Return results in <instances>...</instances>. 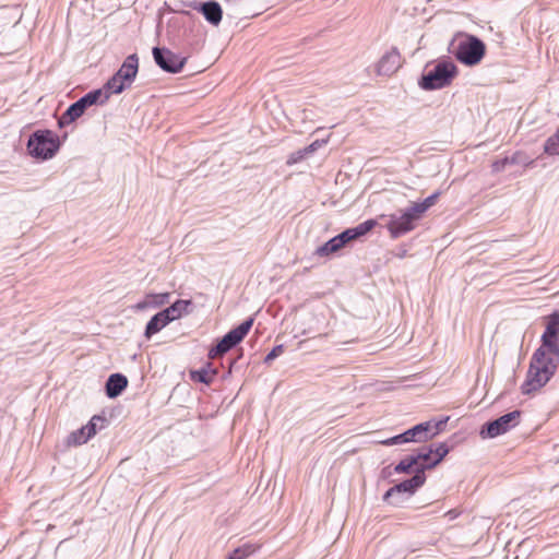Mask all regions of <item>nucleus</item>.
<instances>
[{"mask_svg":"<svg viewBox=\"0 0 559 559\" xmlns=\"http://www.w3.org/2000/svg\"><path fill=\"white\" fill-rule=\"evenodd\" d=\"M401 66V56L396 48H392L388 51L378 63V74L380 75H391L393 74Z\"/></svg>","mask_w":559,"mask_h":559,"instance_id":"obj_14","label":"nucleus"},{"mask_svg":"<svg viewBox=\"0 0 559 559\" xmlns=\"http://www.w3.org/2000/svg\"><path fill=\"white\" fill-rule=\"evenodd\" d=\"M152 52L155 63L165 72L178 73L187 61L186 57L177 55L167 48L154 47Z\"/></svg>","mask_w":559,"mask_h":559,"instance_id":"obj_12","label":"nucleus"},{"mask_svg":"<svg viewBox=\"0 0 559 559\" xmlns=\"http://www.w3.org/2000/svg\"><path fill=\"white\" fill-rule=\"evenodd\" d=\"M305 156H306V153L304 152V150L298 151L289 156L287 163L288 164L297 163L298 160L302 159Z\"/></svg>","mask_w":559,"mask_h":559,"instance_id":"obj_33","label":"nucleus"},{"mask_svg":"<svg viewBox=\"0 0 559 559\" xmlns=\"http://www.w3.org/2000/svg\"><path fill=\"white\" fill-rule=\"evenodd\" d=\"M391 475H392V471H391V467H390V466H385V467H383V468H382V471H381V476H382L383 478H388V477H390Z\"/></svg>","mask_w":559,"mask_h":559,"instance_id":"obj_35","label":"nucleus"},{"mask_svg":"<svg viewBox=\"0 0 559 559\" xmlns=\"http://www.w3.org/2000/svg\"><path fill=\"white\" fill-rule=\"evenodd\" d=\"M386 228L392 238H399L415 228V222L411 215L403 211L401 214H392L389 216Z\"/></svg>","mask_w":559,"mask_h":559,"instance_id":"obj_13","label":"nucleus"},{"mask_svg":"<svg viewBox=\"0 0 559 559\" xmlns=\"http://www.w3.org/2000/svg\"><path fill=\"white\" fill-rule=\"evenodd\" d=\"M107 426V419L103 416L95 415L85 425L87 437H94L98 430L104 429Z\"/></svg>","mask_w":559,"mask_h":559,"instance_id":"obj_21","label":"nucleus"},{"mask_svg":"<svg viewBox=\"0 0 559 559\" xmlns=\"http://www.w3.org/2000/svg\"><path fill=\"white\" fill-rule=\"evenodd\" d=\"M449 447L443 442L418 449V451L413 454L418 465L416 471H421L423 474H425L426 469H431L437 466L449 453Z\"/></svg>","mask_w":559,"mask_h":559,"instance_id":"obj_10","label":"nucleus"},{"mask_svg":"<svg viewBox=\"0 0 559 559\" xmlns=\"http://www.w3.org/2000/svg\"><path fill=\"white\" fill-rule=\"evenodd\" d=\"M416 459L412 455L406 456L394 466V472L397 474H408L411 472L416 473L417 468Z\"/></svg>","mask_w":559,"mask_h":559,"instance_id":"obj_23","label":"nucleus"},{"mask_svg":"<svg viewBox=\"0 0 559 559\" xmlns=\"http://www.w3.org/2000/svg\"><path fill=\"white\" fill-rule=\"evenodd\" d=\"M425 481L426 475L423 474L421 471H416L412 478L403 480L386 490L383 495V501L392 506H400L403 502L400 495L406 493L408 497L414 495L415 491L425 484Z\"/></svg>","mask_w":559,"mask_h":559,"instance_id":"obj_9","label":"nucleus"},{"mask_svg":"<svg viewBox=\"0 0 559 559\" xmlns=\"http://www.w3.org/2000/svg\"><path fill=\"white\" fill-rule=\"evenodd\" d=\"M284 352L283 345H276L273 347V349L265 356L264 362L270 364L273 361L276 357H278Z\"/></svg>","mask_w":559,"mask_h":559,"instance_id":"obj_29","label":"nucleus"},{"mask_svg":"<svg viewBox=\"0 0 559 559\" xmlns=\"http://www.w3.org/2000/svg\"><path fill=\"white\" fill-rule=\"evenodd\" d=\"M59 146V139L50 130H38L27 141L29 155L37 159L52 158Z\"/></svg>","mask_w":559,"mask_h":559,"instance_id":"obj_6","label":"nucleus"},{"mask_svg":"<svg viewBox=\"0 0 559 559\" xmlns=\"http://www.w3.org/2000/svg\"><path fill=\"white\" fill-rule=\"evenodd\" d=\"M128 385V379L121 373H112L106 381L105 390L109 399L119 396Z\"/></svg>","mask_w":559,"mask_h":559,"instance_id":"obj_16","label":"nucleus"},{"mask_svg":"<svg viewBox=\"0 0 559 559\" xmlns=\"http://www.w3.org/2000/svg\"><path fill=\"white\" fill-rule=\"evenodd\" d=\"M509 165V157H504L502 159L496 160L492 163V171L500 173L504 170V168Z\"/></svg>","mask_w":559,"mask_h":559,"instance_id":"obj_30","label":"nucleus"},{"mask_svg":"<svg viewBox=\"0 0 559 559\" xmlns=\"http://www.w3.org/2000/svg\"><path fill=\"white\" fill-rule=\"evenodd\" d=\"M255 547L253 545L247 544L241 547L236 548L233 551V556L235 559H246L250 555H252L255 551Z\"/></svg>","mask_w":559,"mask_h":559,"instance_id":"obj_28","label":"nucleus"},{"mask_svg":"<svg viewBox=\"0 0 559 559\" xmlns=\"http://www.w3.org/2000/svg\"><path fill=\"white\" fill-rule=\"evenodd\" d=\"M227 2L237 3L239 0H226Z\"/></svg>","mask_w":559,"mask_h":559,"instance_id":"obj_38","label":"nucleus"},{"mask_svg":"<svg viewBox=\"0 0 559 559\" xmlns=\"http://www.w3.org/2000/svg\"><path fill=\"white\" fill-rule=\"evenodd\" d=\"M139 71V58L132 53L126 58L119 70L108 80L104 88L109 94H120L129 88Z\"/></svg>","mask_w":559,"mask_h":559,"instance_id":"obj_5","label":"nucleus"},{"mask_svg":"<svg viewBox=\"0 0 559 559\" xmlns=\"http://www.w3.org/2000/svg\"><path fill=\"white\" fill-rule=\"evenodd\" d=\"M440 195V192H435L428 198H426L421 203L425 206V209L428 211L435 203L437 202L438 198Z\"/></svg>","mask_w":559,"mask_h":559,"instance_id":"obj_31","label":"nucleus"},{"mask_svg":"<svg viewBox=\"0 0 559 559\" xmlns=\"http://www.w3.org/2000/svg\"><path fill=\"white\" fill-rule=\"evenodd\" d=\"M216 376L215 370H207L205 368H201L199 370H192L190 372V377L193 381L210 384Z\"/></svg>","mask_w":559,"mask_h":559,"instance_id":"obj_22","label":"nucleus"},{"mask_svg":"<svg viewBox=\"0 0 559 559\" xmlns=\"http://www.w3.org/2000/svg\"><path fill=\"white\" fill-rule=\"evenodd\" d=\"M341 239H342V243L345 246L346 243L355 240L353 238V235H352V231L349 230V228L345 229L344 231H342L341 234L337 235Z\"/></svg>","mask_w":559,"mask_h":559,"instance_id":"obj_32","label":"nucleus"},{"mask_svg":"<svg viewBox=\"0 0 559 559\" xmlns=\"http://www.w3.org/2000/svg\"><path fill=\"white\" fill-rule=\"evenodd\" d=\"M343 247L344 245L342 243V239L336 235L335 237L328 240L324 245L320 246L316 250V254L320 257H326L331 253L337 252Z\"/></svg>","mask_w":559,"mask_h":559,"instance_id":"obj_20","label":"nucleus"},{"mask_svg":"<svg viewBox=\"0 0 559 559\" xmlns=\"http://www.w3.org/2000/svg\"><path fill=\"white\" fill-rule=\"evenodd\" d=\"M319 145H320L319 141H314L309 146L305 147L304 152L306 153V155L310 154V153L314 152Z\"/></svg>","mask_w":559,"mask_h":559,"instance_id":"obj_34","label":"nucleus"},{"mask_svg":"<svg viewBox=\"0 0 559 559\" xmlns=\"http://www.w3.org/2000/svg\"><path fill=\"white\" fill-rule=\"evenodd\" d=\"M544 151L548 155H559V129L546 140Z\"/></svg>","mask_w":559,"mask_h":559,"instance_id":"obj_26","label":"nucleus"},{"mask_svg":"<svg viewBox=\"0 0 559 559\" xmlns=\"http://www.w3.org/2000/svg\"><path fill=\"white\" fill-rule=\"evenodd\" d=\"M109 98V93H104L103 90H94L82 96L75 103L70 105L68 109L62 114L58 123L59 127L69 124L79 119L85 110L97 103L105 104Z\"/></svg>","mask_w":559,"mask_h":559,"instance_id":"obj_7","label":"nucleus"},{"mask_svg":"<svg viewBox=\"0 0 559 559\" xmlns=\"http://www.w3.org/2000/svg\"><path fill=\"white\" fill-rule=\"evenodd\" d=\"M90 439L91 437H87L85 426H83L80 429L71 432L67 442L69 445H81L86 443Z\"/></svg>","mask_w":559,"mask_h":559,"instance_id":"obj_25","label":"nucleus"},{"mask_svg":"<svg viewBox=\"0 0 559 559\" xmlns=\"http://www.w3.org/2000/svg\"><path fill=\"white\" fill-rule=\"evenodd\" d=\"M198 10L203 14L204 19L212 25L217 26L223 17V10L218 2L211 0L200 3Z\"/></svg>","mask_w":559,"mask_h":559,"instance_id":"obj_15","label":"nucleus"},{"mask_svg":"<svg viewBox=\"0 0 559 559\" xmlns=\"http://www.w3.org/2000/svg\"><path fill=\"white\" fill-rule=\"evenodd\" d=\"M518 157H519V154H514L513 156L509 157V165L516 164L519 162Z\"/></svg>","mask_w":559,"mask_h":559,"instance_id":"obj_36","label":"nucleus"},{"mask_svg":"<svg viewBox=\"0 0 559 559\" xmlns=\"http://www.w3.org/2000/svg\"><path fill=\"white\" fill-rule=\"evenodd\" d=\"M169 321L163 314L162 311L154 314L146 324L144 335L147 338H151L154 334L159 332L163 328H165Z\"/></svg>","mask_w":559,"mask_h":559,"instance_id":"obj_18","label":"nucleus"},{"mask_svg":"<svg viewBox=\"0 0 559 559\" xmlns=\"http://www.w3.org/2000/svg\"><path fill=\"white\" fill-rule=\"evenodd\" d=\"M456 74L457 68L452 61L441 60L421 75L418 84L425 91L443 88L452 82Z\"/></svg>","mask_w":559,"mask_h":559,"instance_id":"obj_2","label":"nucleus"},{"mask_svg":"<svg viewBox=\"0 0 559 559\" xmlns=\"http://www.w3.org/2000/svg\"><path fill=\"white\" fill-rule=\"evenodd\" d=\"M559 313L547 317L546 329L542 335V345L534 352L526 380L521 390L531 394L546 385L555 376L559 365Z\"/></svg>","mask_w":559,"mask_h":559,"instance_id":"obj_1","label":"nucleus"},{"mask_svg":"<svg viewBox=\"0 0 559 559\" xmlns=\"http://www.w3.org/2000/svg\"><path fill=\"white\" fill-rule=\"evenodd\" d=\"M445 423L447 419L437 423H420L403 433L389 438L381 443L384 445H395L407 442H425L437 436Z\"/></svg>","mask_w":559,"mask_h":559,"instance_id":"obj_3","label":"nucleus"},{"mask_svg":"<svg viewBox=\"0 0 559 559\" xmlns=\"http://www.w3.org/2000/svg\"><path fill=\"white\" fill-rule=\"evenodd\" d=\"M192 305L191 300L179 299L170 305L168 308L162 310L163 314L170 322L181 318L183 314L189 313V307Z\"/></svg>","mask_w":559,"mask_h":559,"instance_id":"obj_17","label":"nucleus"},{"mask_svg":"<svg viewBox=\"0 0 559 559\" xmlns=\"http://www.w3.org/2000/svg\"><path fill=\"white\" fill-rule=\"evenodd\" d=\"M170 294L169 293H160V294H148L145 297L144 301H141L136 305L138 309H145L148 307L157 308L164 306L169 302Z\"/></svg>","mask_w":559,"mask_h":559,"instance_id":"obj_19","label":"nucleus"},{"mask_svg":"<svg viewBox=\"0 0 559 559\" xmlns=\"http://www.w3.org/2000/svg\"><path fill=\"white\" fill-rule=\"evenodd\" d=\"M310 332H311V329H309V330L304 329V330L300 332V335H307V334H309Z\"/></svg>","mask_w":559,"mask_h":559,"instance_id":"obj_37","label":"nucleus"},{"mask_svg":"<svg viewBox=\"0 0 559 559\" xmlns=\"http://www.w3.org/2000/svg\"><path fill=\"white\" fill-rule=\"evenodd\" d=\"M254 322V319L252 317L245 320L242 323H240L237 328L230 330L227 332L214 346L210 349L209 356L210 358L214 359L217 357H221L225 355L227 352H229L233 347H235L237 344H239L245 336L249 333L250 329L252 328Z\"/></svg>","mask_w":559,"mask_h":559,"instance_id":"obj_8","label":"nucleus"},{"mask_svg":"<svg viewBox=\"0 0 559 559\" xmlns=\"http://www.w3.org/2000/svg\"><path fill=\"white\" fill-rule=\"evenodd\" d=\"M407 214L411 215V218L416 222L418 221L423 214L427 211L421 202L413 203L409 207L404 210Z\"/></svg>","mask_w":559,"mask_h":559,"instance_id":"obj_27","label":"nucleus"},{"mask_svg":"<svg viewBox=\"0 0 559 559\" xmlns=\"http://www.w3.org/2000/svg\"><path fill=\"white\" fill-rule=\"evenodd\" d=\"M452 53L465 66L478 64L485 56V44L474 35H464L456 44L452 43Z\"/></svg>","mask_w":559,"mask_h":559,"instance_id":"obj_4","label":"nucleus"},{"mask_svg":"<svg viewBox=\"0 0 559 559\" xmlns=\"http://www.w3.org/2000/svg\"><path fill=\"white\" fill-rule=\"evenodd\" d=\"M521 412L515 409L508 414L500 416L499 418L486 423L480 431L479 436L483 439H492L508 432L511 428L515 427L520 423Z\"/></svg>","mask_w":559,"mask_h":559,"instance_id":"obj_11","label":"nucleus"},{"mask_svg":"<svg viewBox=\"0 0 559 559\" xmlns=\"http://www.w3.org/2000/svg\"><path fill=\"white\" fill-rule=\"evenodd\" d=\"M376 225L377 222L374 219H367L357 226L349 228V230L352 231L353 238L356 240L367 235Z\"/></svg>","mask_w":559,"mask_h":559,"instance_id":"obj_24","label":"nucleus"}]
</instances>
